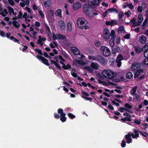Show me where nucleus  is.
Instances as JSON below:
<instances>
[{"instance_id": "obj_1", "label": "nucleus", "mask_w": 148, "mask_h": 148, "mask_svg": "<svg viewBox=\"0 0 148 148\" xmlns=\"http://www.w3.org/2000/svg\"><path fill=\"white\" fill-rule=\"evenodd\" d=\"M87 21L84 18H79L77 19V24L78 27L80 29H88L89 27L87 25Z\"/></svg>"}, {"instance_id": "obj_2", "label": "nucleus", "mask_w": 148, "mask_h": 148, "mask_svg": "<svg viewBox=\"0 0 148 148\" xmlns=\"http://www.w3.org/2000/svg\"><path fill=\"white\" fill-rule=\"evenodd\" d=\"M83 10L86 14L90 17H92V12L93 8L91 6L88 4H84L83 8Z\"/></svg>"}, {"instance_id": "obj_3", "label": "nucleus", "mask_w": 148, "mask_h": 148, "mask_svg": "<svg viewBox=\"0 0 148 148\" xmlns=\"http://www.w3.org/2000/svg\"><path fill=\"white\" fill-rule=\"evenodd\" d=\"M102 74L104 77L110 79L113 78L114 73L110 70H105L102 71Z\"/></svg>"}, {"instance_id": "obj_4", "label": "nucleus", "mask_w": 148, "mask_h": 148, "mask_svg": "<svg viewBox=\"0 0 148 148\" xmlns=\"http://www.w3.org/2000/svg\"><path fill=\"white\" fill-rule=\"evenodd\" d=\"M101 49L102 51L101 53L104 56L107 57L110 55V51L107 47L102 46L101 48Z\"/></svg>"}, {"instance_id": "obj_5", "label": "nucleus", "mask_w": 148, "mask_h": 148, "mask_svg": "<svg viewBox=\"0 0 148 148\" xmlns=\"http://www.w3.org/2000/svg\"><path fill=\"white\" fill-rule=\"evenodd\" d=\"M46 18L49 21H52L54 19V12L53 10H49L46 14Z\"/></svg>"}, {"instance_id": "obj_6", "label": "nucleus", "mask_w": 148, "mask_h": 148, "mask_svg": "<svg viewBox=\"0 0 148 148\" xmlns=\"http://www.w3.org/2000/svg\"><path fill=\"white\" fill-rule=\"evenodd\" d=\"M58 114H60V119L62 122H64L66 121V118L65 117L66 113L63 112V110L62 108H59L58 110Z\"/></svg>"}, {"instance_id": "obj_7", "label": "nucleus", "mask_w": 148, "mask_h": 148, "mask_svg": "<svg viewBox=\"0 0 148 148\" xmlns=\"http://www.w3.org/2000/svg\"><path fill=\"white\" fill-rule=\"evenodd\" d=\"M96 61L102 65L105 64L106 63L105 58L100 55H98L97 56Z\"/></svg>"}, {"instance_id": "obj_8", "label": "nucleus", "mask_w": 148, "mask_h": 148, "mask_svg": "<svg viewBox=\"0 0 148 148\" xmlns=\"http://www.w3.org/2000/svg\"><path fill=\"white\" fill-rule=\"evenodd\" d=\"M36 58L38 60H41L42 61V63L45 65L49 66L50 65V64L48 63V60L46 58L42 56H40L39 55L36 56Z\"/></svg>"}, {"instance_id": "obj_9", "label": "nucleus", "mask_w": 148, "mask_h": 148, "mask_svg": "<svg viewBox=\"0 0 148 148\" xmlns=\"http://www.w3.org/2000/svg\"><path fill=\"white\" fill-rule=\"evenodd\" d=\"M89 4L93 6L99 5L101 2V0H88Z\"/></svg>"}, {"instance_id": "obj_10", "label": "nucleus", "mask_w": 148, "mask_h": 148, "mask_svg": "<svg viewBox=\"0 0 148 148\" xmlns=\"http://www.w3.org/2000/svg\"><path fill=\"white\" fill-rule=\"evenodd\" d=\"M142 50L144 52L143 54L144 57H147V56L148 55V42L146 43L145 45L142 48Z\"/></svg>"}, {"instance_id": "obj_11", "label": "nucleus", "mask_w": 148, "mask_h": 148, "mask_svg": "<svg viewBox=\"0 0 148 148\" xmlns=\"http://www.w3.org/2000/svg\"><path fill=\"white\" fill-rule=\"evenodd\" d=\"M141 67L140 64L138 62H136L133 64L131 66V69L134 71L136 70Z\"/></svg>"}, {"instance_id": "obj_12", "label": "nucleus", "mask_w": 148, "mask_h": 148, "mask_svg": "<svg viewBox=\"0 0 148 148\" xmlns=\"http://www.w3.org/2000/svg\"><path fill=\"white\" fill-rule=\"evenodd\" d=\"M133 131L134 134L133 133H131L132 137L134 139L138 137H139V133L140 130L138 131L136 129H134L133 130Z\"/></svg>"}, {"instance_id": "obj_13", "label": "nucleus", "mask_w": 148, "mask_h": 148, "mask_svg": "<svg viewBox=\"0 0 148 148\" xmlns=\"http://www.w3.org/2000/svg\"><path fill=\"white\" fill-rule=\"evenodd\" d=\"M81 3L79 2H75L73 5V9L74 10H77L81 8Z\"/></svg>"}, {"instance_id": "obj_14", "label": "nucleus", "mask_w": 148, "mask_h": 148, "mask_svg": "<svg viewBox=\"0 0 148 148\" xmlns=\"http://www.w3.org/2000/svg\"><path fill=\"white\" fill-rule=\"evenodd\" d=\"M104 31V32L103 35L104 38L106 39H108L110 37L109 31L108 28H105Z\"/></svg>"}, {"instance_id": "obj_15", "label": "nucleus", "mask_w": 148, "mask_h": 148, "mask_svg": "<svg viewBox=\"0 0 148 148\" xmlns=\"http://www.w3.org/2000/svg\"><path fill=\"white\" fill-rule=\"evenodd\" d=\"M59 27H60L61 29L64 30L66 27V25L64 21L61 20L59 21Z\"/></svg>"}, {"instance_id": "obj_16", "label": "nucleus", "mask_w": 148, "mask_h": 148, "mask_svg": "<svg viewBox=\"0 0 148 148\" xmlns=\"http://www.w3.org/2000/svg\"><path fill=\"white\" fill-rule=\"evenodd\" d=\"M139 41L142 44H145L147 41L146 37L144 35H141L139 38Z\"/></svg>"}, {"instance_id": "obj_17", "label": "nucleus", "mask_w": 148, "mask_h": 148, "mask_svg": "<svg viewBox=\"0 0 148 148\" xmlns=\"http://www.w3.org/2000/svg\"><path fill=\"white\" fill-rule=\"evenodd\" d=\"M90 66L93 69L97 70L99 69V66L97 63L92 62L91 63Z\"/></svg>"}, {"instance_id": "obj_18", "label": "nucleus", "mask_w": 148, "mask_h": 148, "mask_svg": "<svg viewBox=\"0 0 148 148\" xmlns=\"http://www.w3.org/2000/svg\"><path fill=\"white\" fill-rule=\"evenodd\" d=\"M121 51L119 47L116 46L114 48H113L112 50V52L113 54H115L116 53L118 52Z\"/></svg>"}, {"instance_id": "obj_19", "label": "nucleus", "mask_w": 148, "mask_h": 148, "mask_svg": "<svg viewBox=\"0 0 148 148\" xmlns=\"http://www.w3.org/2000/svg\"><path fill=\"white\" fill-rule=\"evenodd\" d=\"M138 88V86H136L132 89L131 91V94L133 96L136 93Z\"/></svg>"}, {"instance_id": "obj_20", "label": "nucleus", "mask_w": 148, "mask_h": 148, "mask_svg": "<svg viewBox=\"0 0 148 148\" xmlns=\"http://www.w3.org/2000/svg\"><path fill=\"white\" fill-rule=\"evenodd\" d=\"M73 48L74 49H72L73 53L76 55H80V53L79 50L77 48L75 47H73Z\"/></svg>"}, {"instance_id": "obj_21", "label": "nucleus", "mask_w": 148, "mask_h": 148, "mask_svg": "<svg viewBox=\"0 0 148 148\" xmlns=\"http://www.w3.org/2000/svg\"><path fill=\"white\" fill-rule=\"evenodd\" d=\"M62 10L60 9H57L56 12L55 14L57 16H58L60 17H62Z\"/></svg>"}, {"instance_id": "obj_22", "label": "nucleus", "mask_w": 148, "mask_h": 148, "mask_svg": "<svg viewBox=\"0 0 148 148\" xmlns=\"http://www.w3.org/2000/svg\"><path fill=\"white\" fill-rule=\"evenodd\" d=\"M3 11H2L0 12V14L3 17H5L7 14H8V12L6 9H4L3 10Z\"/></svg>"}, {"instance_id": "obj_23", "label": "nucleus", "mask_w": 148, "mask_h": 148, "mask_svg": "<svg viewBox=\"0 0 148 148\" xmlns=\"http://www.w3.org/2000/svg\"><path fill=\"white\" fill-rule=\"evenodd\" d=\"M12 23L13 25L16 28H19L20 24L17 21H13Z\"/></svg>"}, {"instance_id": "obj_24", "label": "nucleus", "mask_w": 148, "mask_h": 148, "mask_svg": "<svg viewBox=\"0 0 148 148\" xmlns=\"http://www.w3.org/2000/svg\"><path fill=\"white\" fill-rule=\"evenodd\" d=\"M126 77L127 79H130L133 77V75L131 72H129L126 75Z\"/></svg>"}, {"instance_id": "obj_25", "label": "nucleus", "mask_w": 148, "mask_h": 148, "mask_svg": "<svg viewBox=\"0 0 148 148\" xmlns=\"http://www.w3.org/2000/svg\"><path fill=\"white\" fill-rule=\"evenodd\" d=\"M134 49L136 52L137 53H141L143 51L142 50V48L141 49L138 46H136L134 47Z\"/></svg>"}, {"instance_id": "obj_26", "label": "nucleus", "mask_w": 148, "mask_h": 148, "mask_svg": "<svg viewBox=\"0 0 148 148\" xmlns=\"http://www.w3.org/2000/svg\"><path fill=\"white\" fill-rule=\"evenodd\" d=\"M44 5L46 7H49L51 5V3L49 1H45L43 2Z\"/></svg>"}, {"instance_id": "obj_27", "label": "nucleus", "mask_w": 148, "mask_h": 148, "mask_svg": "<svg viewBox=\"0 0 148 148\" xmlns=\"http://www.w3.org/2000/svg\"><path fill=\"white\" fill-rule=\"evenodd\" d=\"M57 37L59 39L62 40H65L66 39V37L65 36L63 35L60 34H57Z\"/></svg>"}, {"instance_id": "obj_28", "label": "nucleus", "mask_w": 148, "mask_h": 148, "mask_svg": "<svg viewBox=\"0 0 148 148\" xmlns=\"http://www.w3.org/2000/svg\"><path fill=\"white\" fill-rule=\"evenodd\" d=\"M10 39L12 40H13V41H14L15 42H17L19 44H20V42L19 41V40L16 38H14L13 36H11L10 37Z\"/></svg>"}, {"instance_id": "obj_29", "label": "nucleus", "mask_w": 148, "mask_h": 148, "mask_svg": "<svg viewBox=\"0 0 148 148\" xmlns=\"http://www.w3.org/2000/svg\"><path fill=\"white\" fill-rule=\"evenodd\" d=\"M67 29L70 32L72 29V24L71 22H69L67 24Z\"/></svg>"}, {"instance_id": "obj_30", "label": "nucleus", "mask_w": 148, "mask_h": 148, "mask_svg": "<svg viewBox=\"0 0 148 148\" xmlns=\"http://www.w3.org/2000/svg\"><path fill=\"white\" fill-rule=\"evenodd\" d=\"M45 26L46 28V32L48 33V32H47V31L49 33H51V31L50 28L49 26L47 25V24L46 23L45 24Z\"/></svg>"}, {"instance_id": "obj_31", "label": "nucleus", "mask_w": 148, "mask_h": 148, "mask_svg": "<svg viewBox=\"0 0 148 148\" xmlns=\"http://www.w3.org/2000/svg\"><path fill=\"white\" fill-rule=\"evenodd\" d=\"M62 67L65 70H67L71 68V65L69 64H66V66L65 65L64 66H62Z\"/></svg>"}, {"instance_id": "obj_32", "label": "nucleus", "mask_w": 148, "mask_h": 148, "mask_svg": "<svg viewBox=\"0 0 148 148\" xmlns=\"http://www.w3.org/2000/svg\"><path fill=\"white\" fill-rule=\"evenodd\" d=\"M109 10L110 11V12L111 13L114 12L116 14L118 13V11L117 10L114 8H109Z\"/></svg>"}, {"instance_id": "obj_33", "label": "nucleus", "mask_w": 148, "mask_h": 148, "mask_svg": "<svg viewBox=\"0 0 148 148\" xmlns=\"http://www.w3.org/2000/svg\"><path fill=\"white\" fill-rule=\"evenodd\" d=\"M95 44L96 47H99L101 45V43L99 41L96 40L95 41Z\"/></svg>"}, {"instance_id": "obj_34", "label": "nucleus", "mask_w": 148, "mask_h": 148, "mask_svg": "<svg viewBox=\"0 0 148 148\" xmlns=\"http://www.w3.org/2000/svg\"><path fill=\"white\" fill-rule=\"evenodd\" d=\"M34 51L37 52L39 54L40 56H42V51L37 48L35 49H34Z\"/></svg>"}, {"instance_id": "obj_35", "label": "nucleus", "mask_w": 148, "mask_h": 148, "mask_svg": "<svg viewBox=\"0 0 148 148\" xmlns=\"http://www.w3.org/2000/svg\"><path fill=\"white\" fill-rule=\"evenodd\" d=\"M34 51L37 52L39 54L40 56H42V51L37 48L35 49H34Z\"/></svg>"}, {"instance_id": "obj_36", "label": "nucleus", "mask_w": 148, "mask_h": 148, "mask_svg": "<svg viewBox=\"0 0 148 148\" xmlns=\"http://www.w3.org/2000/svg\"><path fill=\"white\" fill-rule=\"evenodd\" d=\"M124 14L123 12L122 11L120 12L118 14V17L119 19H121L123 21V20L122 18V17L123 16Z\"/></svg>"}, {"instance_id": "obj_37", "label": "nucleus", "mask_w": 148, "mask_h": 148, "mask_svg": "<svg viewBox=\"0 0 148 148\" xmlns=\"http://www.w3.org/2000/svg\"><path fill=\"white\" fill-rule=\"evenodd\" d=\"M88 59L89 60H92L95 61H97V56L96 57L95 56H88Z\"/></svg>"}, {"instance_id": "obj_38", "label": "nucleus", "mask_w": 148, "mask_h": 148, "mask_svg": "<svg viewBox=\"0 0 148 148\" xmlns=\"http://www.w3.org/2000/svg\"><path fill=\"white\" fill-rule=\"evenodd\" d=\"M148 21V18H146L145 19L143 23L142 24V29H145V28H144V27H145L147 22Z\"/></svg>"}, {"instance_id": "obj_39", "label": "nucleus", "mask_w": 148, "mask_h": 148, "mask_svg": "<svg viewBox=\"0 0 148 148\" xmlns=\"http://www.w3.org/2000/svg\"><path fill=\"white\" fill-rule=\"evenodd\" d=\"M145 58L144 59L143 64L146 65H148V57L146 56Z\"/></svg>"}, {"instance_id": "obj_40", "label": "nucleus", "mask_w": 148, "mask_h": 148, "mask_svg": "<svg viewBox=\"0 0 148 148\" xmlns=\"http://www.w3.org/2000/svg\"><path fill=\"white\" fill-rule=\"evenodd\" d=\"M123 58V57L122 55L121 54H119L117 57L116 60H121Z\"/></svg>"}, {"instance_id": "obj_41", "label": "nucleus", "mask_w": 148, "mask_h": 148, "mask_svg": "<svg viewBox=\"0 0 148 148\" xmlns=\"http://www.w3.org/2000/svg\"><path fill=\"white\" fill-rule=\"evenodd\" d=\"M84 69L87 70L90 73H92V72L93 69L89 66H85V67H84Z\"/></svg>"}, {"instance_id": "obj_42", "label": "nucleus", "mask_w": 148, "mask_h": 148, "mask_svg": "<svg viewBox=\"0 0 148 148\" xmlns=\"http://www.w3.org/2000/svg\"><path fill=\"white\" fill-rule=\"evenodd\" d=\"M68 116L70 119H73L75 118V116L74 114H73L71 113H69L68 114Z\"/></svg>"}, {"instance_id": "obj_43", "label": "nucleus", "mask_w": 148, "mask_h": 148, "mask_svg": "<svg viewBox=\"0 0 148 148\" xmlns=\"http://www.w3.org/2000/svg\"><path fill=\"white\" fill-rule=\"evenodd\" d=\"M111 26L116 24L117 21L116 20H111Z\"/></svg>"}, {"instance_id": "obj_44", "label": "nucleus", "mask_w": 148, "mask_h": 148, "mask_svg": "<svg viewBox=\"0 0 148 148\" xmlns=\"http://www.w3.org/2000/svg\"><path fill=\"white\" fill-rule=\"evenodd\" d=\"M143 106V104L142 103L141 104H140L138 105V107L139 108H136L135 110L138 112H140L141 111V110H140V109H141Z\"/></svg>"}, {"instance_id": "obj_45", "label": "nucleus", "mask_w": 148, "mask_h": 148, "mask_svg": "<svg viewBox=\"0 0 148 148\" xmlns=\"http://www.w3.org/2000/svg\"><path fill=\"white\" fill-rule=\"evenodd\" d=\"M8 9L9 12H10L13 13L14 11V10L12 7L10 6H8L7 8Z\"/></svg>"}, {"instance_id": "obj_46", "label": "nucleus", "mask_w": 148, "mask_h": 148, "mask_svg": "<svg viewBox=\"0 0 148 148\" xmlns=\"http://www.w3.org/2000/svg\"><path fill=\"white\" fill-rule=\"evenodd\" d=\"M143 16L142 14H139L138 16V20L143 21Z\"/></svg>"}, {"instance_id": "obj_47", "label": "nucleus", "mask_w": 148, "mask_h": 148, "mask_svg": "<svg viewBox=\"0 0 148 148\" xmlns=\"http://www.w3.org/2000/svg\"><path fill=\"white\" fill-rule=\"evenodd\" d=\"M140 74V73L138 71H137L134 74V78H136Z\"/></svg>"}, {"instance_id": "obj_48", "label": "nucleus", "mask_w": 148, "mask_h": 148, "mask_svg": "<svg viewBox=\"0 0 148 148\" xmlns=\"http://www.w3.org/2000/svg\"><path fill=\"white\" fill-rule=\"evenodd\" d=\"M96 76L97 77L101 80H103L104 79L103 77L99 73L97 74H96Z\"/></svg>"}, {"instance_id": "obj_49", "label": "nucleus", "mask_w": 148, "mask_h": 148, "mask_svg": "<svg viewBox=\"0 0 148 148\" xmlns=\"http://www.w3.org/2000/svg\"><path fill=\"white\" fill-rule=\"evenodd\" d=\"M124 106L126 107V108L127 109H131L132 107L130 104L127 103H125L124 105Z\"/></svg>"}, {"instance_id": "obj_50", "label": "nucleus", "mask_w": 148, "mask_h": 148, "mask_svg": "<svg viewBox=\"0 0 148 148\" xmlns=\"http://www.w3.org/2000/svg\"><path fill=\"white\" fill-rule=\"evenodd\" d=\"M17 17L19 19H22V18L23 14L21 11H19Z\"/></svg>"}, {"instance_id": "obj_51", "label": "nucleus", "mask_w": 148, "mask_h": 148, "mask_svg": "<svg viewBox=\"0 0 148 148\" xmlns=\"http://www.w3.org/2000/svg\"><path fill=\"white\" fill-rule=\"evenodd\" d=\"M82 97L83 98H84L86 99V100L89 101L90 102H92V99L91 98L86 97L83 96H82Z\"/></svg>"}, {"instance_id": "obj_52", "label": "nucleus", "mask_w": 148, "mask_h": 148, "mask_svg": "<svg viewBox=\"0 0 148 148\" xmlns=\"http://www.w3.org/2000/svg\"><path fill=\"white\" fill-rule=\"evenodd\" d=\"M39 14L42 18H44L45 17V15L43 13L42 11L41 10H39Z\"/></svg>"}, {"instance_id": "obj_53", "label": "nucleus", "mask_w": 148, "mask_h": 148, "mask_svg": "<svg viewBox=\"0 0 148 148\" xmlns=\"http://www.w3.org/2000/svg\"><path fill=\"white\" fill-rule=\"evenodd\" d=\"M121 60H116V62L117 63V66L118 67H120L121 66Z\"/></svg>"}, {"instance_id": "obj_54", "label": "nucleus", "mask_w": 148, "mask_h": 148, "mask_svg": "<svg viewBox=\"0 0 148 148\" xmlns=\"http://www.w3.org/2000/svg\"><path fill=\"white\" fill-rule=\"evenodd\" d=\"M126 143L124 140H122V143H121V146L122 147H125L126 146Z\"/></svg>"}, {"instance_id": "obj_55", "label": "nucleus", "mask_w": 148, "mask_h": 148, "mask_svg": "<svg viewBox=\"0 0 148 148\" xmlns=\"http://www.w3.org/2000/svg\"><path fill=\"white\" fill-rule=\"evenodd\" d=\"M131 134H130V133H129L128 134L126 135L125 136V137L126 139H129L131 138Z\"/></svg>"}, {"instance_id": "obj_56", "label": "nucleus", "mask_w": 148, "mask_h": 148, "mask_svg": "<svg viewBox=\"0 0 148 148\" xmlns=\"http://www.w3.org/2000/svg\"><path fill=\"white\" fill-rule=\"evenodd\" d=\"M134 95L136 97V99L138 101H140V95L137 94H135Z\"/></svg>"}, {"instance_id": "obj_57", "label": "nucleus", "mask_w": 148, "mask_h": 148, "mask_svg": "<svg viewBox=\"0 0 148 148\" xmlns=\"http://www.w3.org/2000/svg\"><path fill=\"white\" fill-rule=\"evenodd\" d=\"M54 117L55 118L58 119L60 118V115L58 114L55 113L54 114Z\"/></svg>"}, {"instance_id": "obj_58", "label": "nucleus", "mask_w": 148, "mask_h": 148, "mask_svg": "<svg viewBox=\"0 0 148 148\" xmlns=\"http://www.w3.org/2000/svg\"><path fill=\"white\" fill-rule=\"evenodd\" d=\"M0 35L3 37H5V33L4 32L0 30Z\"/></svg>"}, {"instance_id": "obj_59", "label": "nucleus", "mask_w": 148, "mask_h": 148, "mask_svg": "<svg viewBox=\"0 0 148 148\" xmlns=\"http://www.w3.org/2000/svg\"><path fill=\"white\" fill-rule=\"evenodd\" d=\"M115 31L114 30H112L110 32V36H116L115 35Z\"/></svg>"}, {"instance_id": "obj_60", "label": "nucleus", "mask_w": 148, "mask_h": 148, "mask_svg": "<svg viewBox=\"0 0 148 148\" xmlns=\"http://www.w3.org/2000/svg\"><path fill=\"white\" fill-rule=\"evenodd\" d=\"M130 34H127L124 37V38L125 39H129L130 38Z\"/></svg>"}, {"instance_id": "obj_61", "label": "nucleus", "mask_w": 148, "mask_h": 148, "mask_svg": "<svg viewBox=\"0 0 148 148\" xmlns=\"http://www.w3.org/2000/svg\"><path fill=\"white\" fill-rule=\"evenodd\" d=\"M9 3L11 6H12L15 5L14 3L12 0H8Z\"/></svg>"}, {"instance_id": "obj_62", "label": "nucleus", "mask_w": 148, "mask_h": 148, "mask_svg": "<svg viewBox=\"0 0 148 148\" xmlns=\"http://www.w3.org/2000/svg\"><path fill=\"white\" fill-rule=\"evenodd\" d=\"M123 114L124 116H127V117H131V114L127 112L123 113Z\"/></svg>"}, {"instance_id": "obj_63", "label": "nucleus", "mask_w": 148, "mask_h": 148, "mask_svg": "<svg viewBox=\"0 0 148 148\" xmlns=\"http://www.w3.org/2000/svg\"><path fill=\"white\" fill-rule=\"evenodd\" d=\"M137 10L139 12L141 13L143 11V8L142 6H139L137 8Z\"/></svg>"}, {"instance_id": "obj_64", "label": "nucleus", "mask_w": 148, "mask_h": 148, "mask_svg": "<svg viewBox=\"0 0 148 148\" xmlns=\"http://www.w3.org/2000/svg\"><path fill=\"white\" fill-rule=\"evenodd\" d=\"M128 6L130 10H132L134 8L132 4L131 3H128Z\"/></svg>"}]
</instances>
